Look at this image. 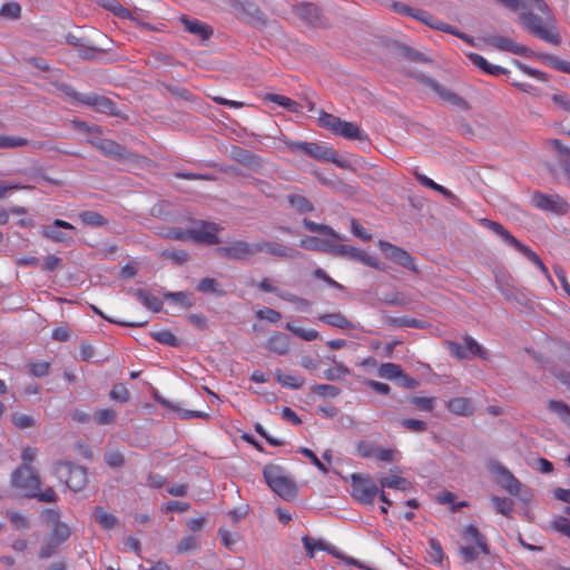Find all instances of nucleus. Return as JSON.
<instances>
[{
    "instance_id": "nucleus-1",
    "label": "nucleus",
    "mask_w": 570,
    "mask_h": 570,
    "mask_svg": "<svg viewBox=\"0 0 570 570\" xmlns=\"http://www.w3.org/2000/svg\"><path fill=\"white\" fill-rule=\"evenodd\" d=\"M57 90L62 92L66 97L76 102L86 105L97 112H102L109 116L120 117L121 114L117 110L116 104L108 97L95 92L81 94L72 88V86L65 82H53Z\"/></svg>"
},
{
    "instance_id": "nucleus-2",
    "label": "nucleus",
    "mask_w": 570,
    "mask_h": 570,
    "mask_svg": "<svg viewBox=\"0 0 570 570\" xmlns=\"http://www.w3.org/2000/svg\"><path fill=\"white\" fill-rule=\"evenodd\" d=\"M460 535L462 540L465 541V544H461L458 548L459 554L464 563L474 562L480 553L484 556L490 554V546L487 537L474 524H469L463 528L460 531Z\"/></svg>"
},
{
    "instance_id": "nucleus-3",
    "label": "nucleus",
    "mask_w": 570,
    "mask_h": 570,
    "mask_svg": "<svg viewBox=\"0 0 570 570\" xmlns=\"http://www.w3.org/2000/svg\"><path fill=\"white\" fill-rule=\"evenodd\" d=\"M267 485L282 499L292 501L297 495V485L293 479L284 474V469L276 464H267L263 470Z\"/></svg>"
},
{
    "instance_id": "nucleus-4",
    "label": "nucleus",
    "mask_w": 570,
    "mask_h": 570,
    "mask_svg": "<svg viewBox=\"0 0 570 570\" xmlns=\"http://www.w3.org/2000/svg\"><path fill=\"white\" fill-rule=\"evenodd\" d=\"M481 225L500 236L508 245L522 253L528 259L538 266L548 278H550L549 271L541 258L532 249L520 243L513 235H511L503 225L488 218L481 219Z\"/></svg>"
},
{
    "instance_id": "nucleus-5",
    "label": "nucleus",
    "mask_w": 570,
    "mask_h": 570,
    "mask_svg": "<svg viewBox=\"0 0 570 570\" xmlns=\"http://www.w3.org/2000/svg\"><path fill=\"white\" fill-rule=\"evenodd\" d=\"M53 474L73 492L83 490L88 483L87 469L70 461L55 463Z\"/></svg>"
},
{
    "instance_id": "nucleus-6",
    "label": "nucleus",
    "mask_w": 570,
    "mask_h": 570,
    "mask_svg": "<svg viewBox=\"0 0 570 570\" xmlns=\"http://www.w3.org/2000/svg\"><path fill=\"white\" fill-rule=\"evenodd\" d=\"M352 497L362 504H372L380 488L370 475L353 473L351 475Z\"/></svg>"
},
{
    "instance_id": "nucleus-7",
    "label": "nucleus",
    "mask_w": 570,
    "mask_h": 570,
    "mask_svg": "<svg viewBox=\"0 0 570 570\" xmlns=\"http://www.w3.org/2000/svg\"><path fill=\"white\" fill-rule=\"evenodd\" d=\"M331 255L336 257H345L351 261L361 262L362 264L373 267L379 271H383V266L380 261L375 256H371L366 254L364 250H361L356 247L343 244H334L331 249Z\"/></svg>"
},
{
    "instance_id": "nucleus-8",
    "label": "nucleus",
    "mask_w": 570,
    "mask_h": 570,
    "mask_svg": "<svg viewBox=\"0 0 570 570\" xmlns=\"http://www.w3.org/2000/svg\"><path fill=\"white\" fill-rule=\"evenodd\" d=\"M217 256L230 261H246L256 254V244H249L245 240H234L226 246L215 249Z\"/></svg>"
},
{
    "instance_id": "nucleus-9",
    "label": "nucleus",
    "mask_w": 570,
    "mask_h": 570,
    "mask_svg": "<svg viewBox=\"0 0 570 570\" xmlns=\"http://www.w3.org/2000/svg\"><path fill=\"white\" fill-rule=\"evenodd\" d=\"M37 453H38V450L36 448H31V446H27L22 450V453H21L22 463L12 472L11 485H22V487L30 485L31 483H24V482L22 483V481L20 480V476L22 474H28L29 480H31V482H33V484H36V482H37L36 472L31 468V463L35 461Z\"/></svg>"
},
{
    "instance_id": "nucleus-10",
    "label": "nucleus",
    "mask_w": 570,
    "mask_h": 570,
    "mask_svg": "<svg viewBox=\"0 0 570 570\" xmlns=\"http://www.w3.org/2000/svg\"><path fill=\"white\" fill-rule=\"evenodd\" d=\"M377 245L386 258L406 269L416 271L414 257L405 249L382 239L379 240Z\"/></svg>"
},
{
    "instance_id": "nucleus-11",
    "label": "nucleus",
    "mask_w": 570,
    "mask_h": 570,
    "mask_svg": "<svg viewBox=\"0 0 570 570\" xmlns=\"http://www.w3.org/2000/svg\"><path fill=\"white\" fill-rule=\"evenodd\" d=\"M484 42L499 50L511 52L527 58H530L535 55V51L531 50L527 46L518 45L509 37L489 36L484 38Z\"/></svg>"
},
{
    "instance_id": "nucleus-12",
    "label": "nucleus",
    "mask_w": 570,
    "mask_h": 570,
    "mask_svg": "<svg viewBox=\"0 0 570 570\" xmlns=\"http://www.w3.org/2000/svg\"><path fill=\"white\" fill-rule=\"evenodd\" d=\"M193 229V242L195 244L217 245L220 243L217 233L222 229L216 223L199 220Z\"/></svg>"
},
{
    "instance_id": "nucleus-13",
    "label": "nucleus",
    "mask_w": 570,
    "mask_h": 570,
    "mask_svg": "<svg viewBox=\"0 0 570 570\" xmlns=\"http://www.w3.org/2000/svg\"><path fill=\"white\" fill-rule=\"evenodd\" d=\"M91 144L97 148L104 156L116 159L131 161L136 158V155L128 151L122 145L111 139H97L92 140Z\"/></svg>"
},
{
    "instance_id": "nucleus-14",
    "label": "nucleus",
    "mask_w": 570,
    "mask_h": 570,
    "mask_svg": "<svg viewBox=\"0 0 570 570\" xmlns=\"http://www.w3.org/2000/svg\"><path fill=\"white\" fill-rule=\"evenodd\" d=\"M421 81L429 88H431L445 102H449L450 105L463 110H468L470 108L468 101L464 98L451 91L445 86L438 82L435 79L422 77Z\"/></svg>"
},
{
    "instance_id": "nucleus-15",
    "label": "nucleus",
    "mask_w": 570,
    "mask_h": 570,
    "mask_svg": "<svg viewBox=\"0 0 570 570\" xmlns=\"http://www.w3.org/2000/svg\"><path fill=\"white\" fill-rule=\"evenodd\" d=\"M308 157L318 160L335 164L340 168H350L347 159L340 158L337 151L326 144L312 142Z\"/></svg>"
},
{
    "instance_id": "nucleus-16",
    "label": "nucleus",
    "mask_w": 570,
    "mask_h": 570,
    "mask_svg": "<svg viewBox=\"0 0 570 570\" xmlns=\"http://www.w3.org/2000/svg\"><path fill=\"white\" fill-rule=\"evenodd\" d=\"M533 205L546 212L554 214H566L569 206L559 195H547L540 191H535L532 196Z\"/></svg>"
},
{
    "instance_id": "nucleus-17",
    "label": "nucleus",
    "mask_w": 570,
    "mask_h": 570,
    "mask_svg": "<svg viewBox=\"0 0 570 570\" xmlns=\"http://www.w3.org/2000/svg\"><path fill=\"white\" fill-rule=\"evenodd\" d=\"M267 253L272 256L295 259L302 256V253L294 247L283 245L277 242L263 240L256 244V253Z\"/></svg>"
},
{
    "instance_id": "nucleus-18",
    "label": "nucleus",
    "mask_w": 570,
    "mask_h": 570,
    "mask_svg": "<svg viewBox=\"0 0 570 570\" xmlns=\"http://www.w3.org/2000/svg\"><path fill=\"white\" fill-rule=\"evenodd\" d=\"M60 228L69 230L76 229V227L70 223L57 218L53 220L52 225L42 226V234L45 237L56 243L68 244L72 242V237L63 232H60Z\"/></svg>"
},
{
    "instance_id": "nucleus-19",
    "label": "nucleus",
    "mask_w": 570,
    "mask_h": 570,
    "mask_svg": "<svg viewBox=\"0 0 570 570\" xmlns=\"http://www.w3.org/2000/svg\"><path fill=\"white\" fill-rule=\"evenodd\" d=\"M230 156L234 160L254 171H259L263 167L262 158L248 149L234 146L230 149Z\"/></svg>"
},
{
    "instance_id": "nucleus-20",
    "label": "nucleus",
    "mask_w": 570,
    "mask_h": 570,
    "mask_svg": "<svg viewBox=\"0 0 570 570\" xmlns=\"http://www.w3.org/2000/svg\"><path fill=\"white\" fill-rule=\"evenodd\" d=\"M296 16L311 26H318L321 23V10L311 2H303L295 8Z\"/></svg>"
},
{
    "instance_id": "nucleus-21",
    "label": "nucleus",
    "mask_w": 570,
    "mask_h": 570,
    "mask_svg": "<svg viewBox=\"0 0 570 570\" xmlns=\"http://www.w3.org/2000/svg\"><path fill=\"white\" fill-rule=\"evenodd\" d=\"M180 21L184 24L186 31L197 36L202 40H207L213 35L212 27L198 20H193L189 19L187 16H183L180 18Z\"/></svg>"
},
{
    "instance_id": "nucleus-22",
    "label": "nucleus",
    "mask_w": 570,
    "mask_h": 570,
    "mask_svg": "<svg viewBox=\"0 0 570 570\" xmlns=\"http://www.w3.org/2000/svg\"><path fill=\"white\" fill-rule=\"evenodd\" d=\"M498 474L500 476V485L509 493L518 495L521 488L520 481L503 465L498 468Z\"/></svg>"
},
{
    "instance_id": "nucleus-23",
    "label": "nucleus",
    "mask_w": 570,
    "mask_h": 570,
    "mask_svg": "<svg viewBox=\"0 0 570 570\" xmlns=\"http://www.w3.org/2000/svg\"><path fill=\"white\" fill-rule=\"evenodd\" d=\"M128 292L132 294L137 299H139L141 304L150 311L155 313L161 311L163 302L156 296L151 295L149 292L142 288H130Z\"/></svg>"
},
{
    "instance_id": "nucleus-24",
    "label": "nucleus",
    "mask_w": 570,
    "mask_h": 570,
    "mask_svg": "<svg viewBox=\"0 0 570 570\" xmlns=\"http://www.w3.org/2000/svg\"><path fill=\"white\" fill-rule=\"evenodd\" d=\"M336 135L350 140H367V136L363 134V131L356 124L345 121L342 119L341 125H338Z\"/></svg>"
},
{
    "instance_id": "nucleus-25",
    "label": "nucleus",
    "mask_w": 570,
    "mask_h": 570,
    "mask_svg": "<svg viewBox=\"0 0 570 570\" xmlns=\"http://www.w3.org/2000/svg\"><path fill=\"white\" fill-rule=\"evenodd\" d=\"M446 407L458 415L469 416L474 413L473 402L468 397H453L448 402Z\"/></svg>"
},
{
    "instance_id": "nucleus-26",
    "label": "nucleus",
    "mask_w": 570,
    "mask_h": 570,
    "mask_svg": "<svg viewBox=\"0 0 570 570\" xmlns=\"http://www.w3.org/2000/svg\"><path fill=\"white\" fill-rule=\"evenodd\" d=\"M318 320L330 326L341 328V330H354L355 325L348 321L345 315L341 312L330 313V314H321Z\"/></svg>"
},
{
    "instance_id": "nucleus-27",
    "label": "nucleus",
    "mask_w": 570,
    "mask_h": 570,
    "mask_svg": "<svg viewBox=\"0 0 570 570\" xmlns=\"http://www.w3.org/2000/svg\"><path fill=\"white\" fill-rule=\"evenodd\" d=\"M267 348L278 355L287 354L289 350V336L282 332L275 333L269 337Z\"/></svg>"
},
{
    "instance_id": "nucleus-28",
    "label": "nucleus",
    "mask_w": 570,
    "mask_h": 570,
    "mask_svg": "<svg viewBox=\"0 0 570 570\" xmlns=\"http://www.w3.org/2000/svg\"><path fill=\"white\" fill-rule=\"evenodd\" d=\"M302 248L331 254L333 243L314 236H306L299 242Z\"/></svg>"
},
{
    "instance_id": "nucleus-29",
    "label": "nucleus",
    "mask_w": 570,
    "mask_h": 570,
    "mask_svg": "<svg viewBox=\"0 0 570 570\" xmlns=\"http://www.w3.org/2000/svg\"><path fill=\"white\" fill-rule=\"evenodd\" d=\"M385 322L394 327H413V328H425L426 322L422 320H417L414 317L409 316H401V317H394L389 316L386 317Z\"/></svg>"
},
{
    "instance_id": "nucleus-30",
    "label": "nucleus",
    "mask_w": 570,
    "mask_h": 570,
    "mask_svg": "<svg viewBox=\"0 0 570 570\" xmlns=\"http://www.w3.org/2000/svg\"><path fill=\"white\" fill-rule=\"evenodd\" d=\"M265 100L277 104L278 106L284 107L286 110L291 112H302L303 106L288 97L277 95V94H267L265 96Z\"/></svg>"
},
{
    "instance_id": "nucleus-31",
    "label": "nucleus",
    "mask_w": 570,
    "mask_h": 570,
    "mask_svg": "<svg viewBox=\"0 0 570 570\" xmlns=\"http://www.w3.org/2000/svg\"><path fill=\"white\" fill-rule=\"evenodd\" d=\"M533 57L561 72L570 73V62L564 61L557 56L535 52Z\"/></svg>"
},
{
    "instance_id": "nucleus-32",
    "label": "nucleus",
    "mask_w": 570,
    "mask_h": 570,
    "mask_svg": "<svg viewBox=\"0 0 570 570\" xmlns=\"http://www.w3.org/2000/svg\"><path fill=\"white\" fill-rule=\"evenodd\" d=\"M303 225L309 232L328 235L335 240L343 239V237L338 233H336L331 226L318 224L307 218L303 219Z\"/></svg>"
},
{
    "instance_id": "nucleus-33",
    "label": "nucleus",
    "mask_w": 570,
    "mask_h": 570,
    "mask_svg": "<svg viewBox=\"0 0 570 570\" xmlns=\"http://www.w3.org/2000/svg\"><path fill=\"white\" fill-rule=\"evenodd\" d=\"M94 518L104 529H114L118 524L115 515L105 511L102 507L97 505L94 511Z\"/></svg>"
},
{
    "instance_id": "nucleus-34",
    "label": "nucleus",
    "mask_w": 570,
    "mask_h": 570,
    "mask_svg": "<svg viewBox=\"0 0 570 570\" xmlns=\"http://www.w3.org/2000/svg\"><path fill=\"white\" fill-rule=\"evenodd\" d=\"M521 21L522 24L534 36H537L544 27L542 18L533 12L523 13L521 16Z\"/></svg>"
},
{
    "instance_id": "nucleus-35",
    "label": "nucleus",
    "mask_w": 570,
    "mask_h": 570,
    "mask_svg": "<svg viewBox=\"0 0 570 570\" xmlns=\"http://www.w3.org/2000/svg\"><path fill=\"white\" fill-rule=\"evenodd\" d=\"M287 200L291 206L301 214L312 213L314 210L313 204L303 195L291 194L287 196Z\"/></svg>"
},
{
    "instance_id": "nucleus-36",
    "label": "nucleus",
    "mask_w": 570,
    "mask_h": 570,
    "mask_svg": "<svg viewBox=\"0 0 570 570\" xmlns=\"http://www.w3.org/2000/svg\"><path fill=\"white\" fill-rule=\"evenodd\" d=\"M82 224L91 227H101L107 224V219L95 210H85L79 214Z\"/></svg>"
},
{
    "instance_id": "nucleus-37",
    "label": "nucleus",
    "mask_w": 570,
    "mask_h": 570,
    "mask_svg": "<svg viewBox=\"0 0 570 570\" xmlns=\"http://www.w3.org/2000/svg\"><path fill=\"white\" fill-rule=\"evenodd\" d=\"M275 379L283 386L289 387L293 390L301 389L305 383L304 379L297 377L294 375L284 374L279 368L275 371Z\"/></svg>"
},
{
    "instance_id": "nucleus-38",
    "label": "nucleus",
    "mask_w": 570,
    "mask_h": 570,
    "mask_svg": "<svg viewBox=\"0 0 570 570\" xmlns=\"http://www.w3.org/2000/svg\"><path fill=\"white\" fill-rule=\"evenodd\" d=\"M463 341L466 353L469 354V358L474 356H478L483 360L488 358L487 351L473 337H471L470 335H465L463 337Z\"/></svg>"
},
{
    "instance_id": "nucleus-39",
    "label": "nucleus",
    "mask_w": 570,
    "mask_h": 570,
    "mask_svg": "<svg viewBox=\"0 0 570 570\" xmlns=\"http://www.w3.org/2000/svg\"><path fill=\"white\" fill-rule=\"evenodd\" d=\"M71 535V530L69 525L59 520L56 521L49 537L58 541L60 544H63Z\"/></svg>"
},
{
    "instance_id": "nucleus-40",
    "label": "nucleus",
    "mask_w": 570,
    "mask_h": 570,
    "mask_svg": "<svg viewBox=\"0 0 570 570\" xmlns=\"http://www.w3.org/2000/svg\"><path fill=\"white\" fill-rule=\"evenodd\" d=\"M12 424L19 430H26L37 426V420L35 416L23 414L20 412H13L11 414Z\"/></svg>"
},
{
    "instance_id": "nucleus-41",
    "label": "nucleus",
    "mask_w": 570,
    "mask_h": 570,
    "mask_svg": "<svg viewBox=\"0 0 570 570\" xmlns=\"http://www.w3.org/2000/svg\"><path fill=\"white\" fill-rule=\"evenodd\" d=\"M164 298L175 304L181 305L185 308H189L194 305L191 294L186 292H166Z\"/></svg>"
},
{
    "instance_id": "nucleus-42",
    "label": "nucleus",
    "mask_w": 570,
    "mask_h": 570,
    "mask_svg": "<svg viewBox=\"0 0 570 570\" xmlns=\"http://www.w3.org/2000/svg\"><path fill=\"white\" fill-rule=\"evenodd\" d=\"M320 118L318 124L321 127L332 131L334 135H336V131L338 129V125H341V118L328 114L324 110H320Z\"/></svg>"
},
{
    "instance_id": "nucleus-43",
    "label": "nucleus",
    "mask_w": 570,
    "mask_h": 570,
    "mask_svg": "<svg viewBox=\"0 0 570 570\" xmlns=\"http://www.w3.org/2000/svg\"><path fill=\"white\" fill-rule=\"evenodd\" d=\"M396 50L399 51V55L403 57L406 60L414 61V62H426V57L422 53L416 51L415 49L406 46V45H396Z\"/></svg>"
},
{
    "instance_id": "nucleus-44",
    "label": "nucleus",
    "mask_w": 570,
    "mask_h": 570,
    "mask_svg": "<svg viewBox=\"0 0 570 570\" xmlns=\"http://www.w3.org/2000/svg\"><path fill=\"white\" fill-rule=\"evenodd\" d=\"M60 543L52 539L51 537H48L43 540L42 546L39 550V558L41 560H46L58 553L60 549Z\"/></svg>"
},
{
    "instance_id": "nucleus-45",
    "label": "nucleus",
    "mask_w": 570,
    "mask_h": 570,
    "mask_svg": "<svg viewBox=\"0 0 570 570\" xmlns=\"http://www.w3.org/2000/svg\"><path fill=\"white\" fill-rule=\"evenodd\" d=\"M161 86L170 92L174 97L178 99H183L185 101L193 102L195 101V96L187 89L177 85L173 83H165L163 82Z\"/></svg>"
},
{
    "instance_id": "nucleus-46",
    "label": "nucleus",
    "mask_w": 570,
    "mask_h": 570,
    "mask_svg": "<svg viewBox=\"0 0 570 570\" xmlns=\"http://www.w3.org/2000/svg\"><path fill=\"white\" fill-rule=\"evenodd\" d=\"M548 407L553 413L558 414L560 419L570 424V406L563 401H549Z\"/></svg>"
},
{
    "instance_id": "nucleus-47",
    "label": "nucleus",
    "mask_w": 570,
    "mask_h": 570,
    "mask_svg": "<svg viewBox=\"0 0 570 570\" xmlns=\"http://www.w3.org/2000/svg\"><path fill=\"white\" fill-rule=\"evenodd\" d=\"M402 371L403 370H402L401 365H399V364H395V363H383L379 367L377 374H379V376H381L383 379L394 380V379H399V376L401 375Z\"/></svg>"
},
{
    "instance_id": "nucleus-48",
    "label": "nucleus",
    "mask_w": 570,
    "mask_h": 570,
    "mask_svg": "<svg viewBox=\"0 0 570 570\" xmlns=\"http://www.w3.org/2000/svg\"><path fill=\"white\" fill-rule=\"evenodd\" d=\"M312 393L321 397H337L341 394V389L331 384H315L312 386Z\"/></svg>"
},
{
    "instance_id": "nucleus-49",
    "label": "nucleus",
    "mask_w": 570,
    "mask_h": 570,
    "mask_svg": "<svg viewBox=\"0 0 570 570\" xmlns=\"http://www.w3.org/2000/svg\"><path fill=\"white\" fill-rule=\"evenodd\" d=\"M151 337L155 338L158 343L165 344L168 346L177 347L180 345V341L170 331L164 330L158 332H153Z\"/></svg>"
},
{
    "instance_id": "nucleus-50",
    "label": "nucleus",
    "mask_w": 570,
    "mask_h": 570,
    "mask_svg": "<svg viewBox=\"0 0 570 570\" xmlns=\"http://www.w3.org/2000/svg\"><path fill=\"white\" fill-rule=\"evenodd\" d=\"M30 141L26 138L16 136H0V149H13L28 146Z\"/></svg>"
},
{
    "instance_id": "nucleus-51",
    "label": "nucleus",
    "mask_w": 570,
    "mask_h": 570,
    "mask_svg": "<svg viewBox=\"0 0 570 570\" xmlns=\"http://www.w3.org/2000/svg\"><path fill=\"white\" fill-rule=\"evenodd\" d=\"M495 510L507 518L511 517L513 511V501L508 498L492 497L491 499Z\"/></svg>"
},
{
    "instance_id": "nucleus-52",
    "label": "nucleus",
    "mask_w": 570,
    "mask_h": 570,
    "mask_svg": "<svg viewBox=\"0 0 570 570\" xmlns=\"http://www.w3.org/2000/svg\"><path fill=\"white\" fill-rule=\"evenodd\" d=\"M380 485L382 489L390 488V489H400V490H406L410 485V482L401 476H385L382 478L380 481Z\"/></svg>"
},
{
    "instance_id": "nucleus-53",
    "label": "nucleus",
    "mask_w": 570,
    "mask_h": 570,
    "mask_svg": "<svg viewBox=\"0 0 570 570\" xmlns=\"http://www.w3.org/2000/svg\"><path fill=\"white\" fill-rule=\"evenodd\" d=\"M350 373L351 370L347 366H345L343 363H336V366L325 370L323 375L327 381H338L344 375Z\"/></svg>"
},
{
    "instance_id": "nucleus-54",
    "label": "nucleus",
    "mask_w": 570,
    "mask_h": 570,
    "mask_svg": "<svg viewBox=\"0 0 570 570\" xmlns=\"http://www.w3.org/2000/svg\"><path fill=\"white\" fill-rule=\"evenodd\" d=\"M279 298L286 301V302H289V303H293L297 306L298 309L301 311H305V309H308L311 306H312V302L304 298V297H301V296H297L288 291L286 292H283L282 294H279Z\"/></svg>"
},
{
    "instance_id": "nucleus-55",
    "label": "nucleus",
    "mask_w": 570,
    "mask_h": 570,
    "mask_svg": "<svg viewBox=\"0 0 570 570\" xmlns=\"http://www.w3.org/2000/svg\"><path fill=\"white\" fill-rule=\"evenodd\" d=\"M161 257L170 259L177 265H183L188 261L189 254L184 249H164Z\"/></svg>"
},
{
    "instance_id": "nucleus-56",
    "label": "nucleus",
    "mask_w": 570,
    "mask_h": 570,
    "mask_svg": "<svg viewBox=\"0 0 570 570\" xmlns=\"http://www.w3.org/2000/svg\"><path fill=\"white\" fill-rule=\"evenodd\" d=\"M28 498H37L41 502L53 503L57 502L58 497L52 488H47L45 491L33 490L32 493H26Z\"/></svg>"
},
{
    "instance_id": "nucleus-57",
    "label": "nucleus",
    "mask_w": 570,
    "mask_h": 570,
    "mask_svg": "<svg viewBox=\"0 0 570 570\" xmlns=\"http://www.w3.org/2000/svg\"><path fill=\"white\" fill-rule=\"evenodd\" d=\"M104 50L97 47L88 46L83 42L82 46L78 49V57L85 60H96Z\"/></svg>"
},
{
    "instance_id": "nucleus-58",
    "label": "nucleus",
    "mask_w": 570,
    "mask_h": 570,
    "mask_svg": "<svg viewBox=\"0 0 570 570\" xmlns=\"http://www.w3.org/2000/svg\"><path fill=\"white\" fill-rule=\"evenodd\" d=\"M109 396L111 400L126 403L130 397V393L124 384L118 383L112 386Z\"/></svg>"
},
{
    "instance_id": "nucleus-59",
    "label": "nucleus",
    "mask_w": 570,
    "mask_h": 570,
    "mask_svg": "<svg viewBox=\"0 0 570 570\" xmlns=\"http://www.w3.org/2000/svg\"><path fill=\"white\" fill-rule=\"evenodd\" d=\"M249 184H252L259 193L267 197L275 196V187L269 181L252 177Z\"/></svg>"
},
{
    "instance_id": "nucleus-60",
    "label": "nucleus",
    "mask_w": 570,
    "mask_h": 570,
    "mask_svg": "<svg viewBox=\"0 0 570 570\" xmlns=\"http://www.w3.org/2000/svg\"><path fill=\"white\" fill-rule=\"evenodd\" d=\"M198 540L194 535H186L181 538L177 544V552L185 553L198 549Z\"/></svg>"
},
{
    "instance_id": "nucleus-61",
    "label": "nucleus",
    "mask_w": 570,
    "mask_h": 570,
    "mask_svg": "<svg viewBox=\"0 0 570 570\" xmlns=\"http://www.w3.org/2000/svg\"><path fill=\"white\" fill-rule=\"evenodd\" d=\"M429 546H430L429 554H430L431 559L441 564L445 557L441 543L439 542V540L431 538L429 540Z\"/></svg>"
},
{
    "instance_id": "nucleus-62",
    "label": "nucleus",
    "mask_w": 570,
    "mask_h": 570,
    "mask_svg": "<svg viewBox=\"0 0 570 570\" xmlns=\"http://www.w3.org/2000/svg\"><path fill=\"white\" fill-rule=\"evenodd\" d=\"M116 416V411L111 409H101L95 413V421L100 425H106L112 423Z\"/></svg>"
},
{
    "instance_id": "nucleus-63",
    "label": "nucleus",
    "mask_w": 570,
    "mask_h": 570,
    "mask_svg": "<svg viewBox=\"0 0 570 570\" xmlns=\"http://www.w3.org/2000/svg\"><path fill=\"white\" fill-rule=\"evenodd\" d=\"M21 13V7L18 2H8L4 3L0 9V16L10 18V19H18Z\"/></svg>"
},
{
    "instance_id": "nucleus-64",
    "label": "nucleus",
    "mask_w": 570,
    "mask_h": 570,
    "mask_svg": "<svg viewBox=\"0 0 570 570\" xmlns=\"http://www.w3.org/2000/svg\"><path fill=\"white\" fill-rule=\"evenodd\" d=\"M105 462L110 468L117 469L125 465V456L118 451L107 452L104 456Z\"/></svg>"
}]
</instances>
